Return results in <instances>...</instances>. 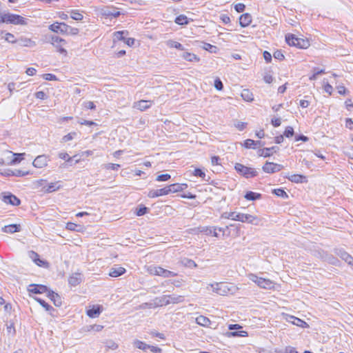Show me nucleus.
Returning <instances> with one entry per match:
<instances>
[{
	"label": "nucleus",
	"mask_w": 353,
	"mask_h": 353,
	"mask_svg": "<svg viewBox=\"0 0 353 353\" xmlns=\"http://www.w3.org/2000/svg\"><path fill=\"white\" fill-rule=\"evenodd\" d=\"M49 29L54 32H61L70 35H77L79 30L77 28H73L65 23H54L49 26Z\"/></svg>",
	"instance_id": "1"
},
{
	"label": "nucleus",
	"mask_w": 353,
	"mask_h": 353,
	"mask_svg": "<svg viewBox=\"0 0 353 353\" xmlns=\"http://www.w3.org/2000/svg\"><path fill=\"white\" fill-rule=\"evenodd\" d=\"M0 23L14 25H26L27 24V19L19 14L3 13L0 15Z\"/></svg>",
	"instance_id": "2"
},
{
	"label": "nucleus",
	"mask_w": 353,
	"mask_h": 353,
	"mask_svg": "<svg viewBox=\"0 0 353 353\" xmlns=\"http://www.w3.org/2000/svg\"><path fill=\"white\" fill-rule=\"evenodd\" d=\"M210 287L214 292L221 296L232 294L234 289V286L232 284L223 282L210 284L208 289Z\"/></svg>",
	"instance_id": "3"
},
{
	"label": "nucleus",
	"mask_w": 353,
	"mask_h": 353,
	"mask_svg": "<svg viewBox=\"0 0 353 353\" xmlns=\"http://www.w3.org/2000/svg\"><path fill=\"white\" fill-rule=\"evenodd\" d=\"M234 169L238 174L246 179L252 178L258 175V172L254 168L245 166L239 163L235 164Z\"/></svg>",
	"instance_id": "4"
},
{
	"label": "nucleus",
	"mask_w": 353,
	"mask_h": 353,
	"mask_svg": "<svg viewBox=\"0 0 353 353\" xmlns=\"http://www.w3.org/2000/svg\"><path fill=\"white\" fill-rule=\"evenodd\" d=\"M236 218V221L253 224L254 225H259L261 221V219L256 216L240 212L237 213Z\"/></svg>",
	"instance_id": "5"
},
{
	"label": "nucleus",
	"mask_w": 353,
	"mask_h": 353,
	"mask_svg": "<svg viewBox=\"0 0 353 353\" xmlns=\"http://www.w3.org/2000/svg\"><path fill=\"white\" fill-rule=\"evenodd\" d=\"M250 279L257 284L261 288L271 289L273 286L272 282L270 279H263L259 277L255 274H250L249 276Z\"/></svg>",
	"instance_id": "6"
},
{
	"label": "nucleus",
	"mask_w": 353,
	"mask_h": 353,
	"mask_svg": "<svg viewBox=\"0 0 353 353\" xmlns=\"http://www.w3.org/2000/svg\"><path fill=\"white\" fill-rule=\"evenodd\" d=\"M282 168V165L275 163L273 162H266L262 168L263 172L268 174H272L279 172L280 170H281Z\"/></svg>",
	"instance_id": "7"
},
{
	"label": "nucleus",
	"mask_w": 353,
	"mask_h": 353,
	"mask_svg": "<svg viewBox=\"0 0 353 353\" xmlns=\"http://www.w3.org/2000/svg\"><path fill=\"white\" fill-rule=\"evenodd\" d=\"M1 199L4 203L14 206L19 205L21 203L20 199L10 192L3 193Z\"/></svg>",
	"instance_id": "8"
},
{
	"label": "nucleus",
	"mask_w": 353,
	"mask_h": 353,
	"mask_svg": "<svg viewBox=\"0 0 353 353\" xmlns=\"http://www.w3.org/2000/svg\"><path fill=\"white\" fill-rule=\"evenodd\" d=\"M101 14L103 17L108 18L112 17L117 18L121 15V12L117 10L116 8L114 7H105L101 8Z\"/></svg>",
	"instance_id": "9"
},
{
	"label": "nucleus",
	"mask_w": 353,
	"mask_h": 353,
	"mask_svg": "<svg viewBox=\"0 0 353 353\" xmlns=\"http://www.w3.org/2000/svg\"><path fill=\"white\" fill-rule=\"evenodd\" d=\"M152 271L154 274L161 276L164 278L173 277L177 275L176 273L163 269L161 267H154Z\"/></svg>",
	"instance_id": "10"
},
{
	"label": "nucleus",
	"mask_w": 353,
	"mask_h": 353,
	"mask_svg": "<svg viewBox=\"0 0 353 353\" xmlns=\"http://www.w3.org/2000/svg\"><path fill=\"white\" fill-rule=\"evenodd\" d=\"M196 322L197 324H199L201 326H203V327H210V329H213V330L217 329V327L216 326H214V323H212L208 318H207L204 316L201 315V316H198L196 319Z\"/></svg>",
	"instance_id": "11"
},
{
	"label": "nucleus",
	"mask_w": 353,
	"mask_h": 353,
	"mask_svg": "<svg viewBox=\"0 0 353 353\" xmlns=\"http://www.w3.org/2000/svg\"><path fill=\"white\" fill-rule=\"evenodd\" d=\"M28 290L32 294H43L48 291V287L44 285L30 284Z\"/></svg>",
	"instance_id": "12"
},
{
	"label": "nucleus",
	"mask_w": 353,
	"mask_h": 353,
	"mask_svg": "<svg viewBox=\"0 0 353 353\" xmlns=\"http://www.w3.org/2000/svg\"><path fill=\"white\" fill-rule=\"evenodd\" d=\"M48 161V159L47 156L39 155L34 160L32 165L35 168H42L47 165Z\"/></svg>",
	"instance_id": "13"
},
{
	"label": "nucleus",
	"mask_w": 353,
	"mask_h": 353,
	"mask_svg": "<svg viewBox=\"0 0 353 353\" xmlns=\"http://www.w3.org/2000/svg\"><path fill=\"white\" fill-rule=\"evenodd\" d=\"M198 232L205 234L206 235H212L215 237H218L219 234L216 232L217 228L216 227L211 226H203L197 228Z\"/></svg>",
	"instance_id": "14"
},
{
	"label": "nucleus",
	"mask_w": 353,
	"mask_h": 353,
	"mask_svg": "<svg viewBox=\"0 0 353 353\" xmlns=\"http://www.w3.org/2000/svg\"><path fill=\"white\" fill-rule=\"evenodd\" d=\"M82 281V274L79 272H75L70 276L68 279V283L71 286H77Z\"/></svg>",
	"instance_id": "15"
},
{
	"label": "nucleus",
	"mask_w": 353,
	"mask_h": 353,
	"mask_svg": "<svg viewBox=\"0 0 353 353\" xmlns=\"http://www.w3.org/2000/svg\"><path fill=\"white\" fill-rule=\"evenodd\" d=\"M102 312V306L101 305H92L90 308L87 310L86 314L91 318L97 317Z\"/></svg>",
	"instance_id": "16"
},
{
	"label": "nucleus",
	"mask_w": 353,
	"mask_h": 353,
	"mask_svg": "<svg viewBox=\"0 0 353 353\" xmlns=\"http://www.w3.org/2000/svg\"><path fill=\"white\" fill-rule=\"evenodd\" d=\"M168 194V192L167 190V186L157 190H150L148 194V196L150 198H155L160 196L167 195Z\"/></svg>",
	"instance_id": "17"
},
{
	"label": "nucleus",
	"mask_w": 353,
	"mask_h": 353,
	"mask_svg": "<svg viewBox=\"0 0 353 353\" xmlns=\"http://www.w3.org/2000/svg\"><path fill=\"white\" fill-rule=\"evenodd\" d=\"M126 272L125 269L120 266H114L110 268L108 275L111 277H118Z\"/></svg>",
	"instance_id": "18"
},
{
	"label": "nucleus",
	"mask_w": 353,
	"mask_h": 353,
	"mask_svg": "<svg viewBox=\"0 0 353 353\" xmlns=\"http://www.w3.org/2000/svg\"><path fill=\"white\" fill-rule=\"evenodd\" d=\"M152 104L151 101L141 100L134 103V107L141 111H144L149 108Z\"/></svg>",
	"instance_id": "19"
},
{
	"label": "nucleus",
	"mask_w": 353,
	"mask_h": 353,
	"mask_svg": "<svg viewBox=\"0 0 353 353\" xmlns=\"http://www.w3.org/2000/svg\"><path fill=\"white\" fill-rule=\"evenodd\" d=\"M278 149L279 148L276 146H273L271 148H265L263 149L259 150V155L263 156L264 157H270L274 153L276 152Z\"/></svg>",
	"instance_id": "20"
},
{
	"label": "nucleus",
	"mask_w": 353,
	"mask_h": 353,
	"mask_svg": "<svg viewBox=\"0 0 353 353\" xmlns=\"http://www.w3.org/2000/svg\"><path fill=\"white\" fill-rule=\"evenodd\" d=\"M252 22V16L249 13L241 15L239 18L240 26L243 28L248 26Z\"/></svg>",
	"instance_id": "21"
},
{
	"label": "nucleus",
	"mask_w": 353,
	"mask_h": 353,
	"mask_svg": "<svg viewBox=\"0 0 353 353\" xmlns=\"http://www.w3.org/2000/svg\"><path fill=\"white\" fill-rule=\"evenodd\" d=\"M154 305L157 307H161L163 305H169V296L168 295H163L159 297L154 299Z\"/></svg>",
	"instance_id": "22"
},
{
	"label": "nucleus",
	"mask_w": 353,
	"mask_h": 353,
	"mask_svg": "<svg viewBox=\"0 0 353 353\" xmlns=\"http://www.w3.org/2000/svg\"><path fill=\"white\" fill-rule=\"evenodd\" d=\"M17 43L20 46L33 47L35 46L36 43L30 39L21 37L17 40Z\"/></svg>",
	"instance_id": "23"
},
{
	"label": "nucleus",
	"mask_w": 353,
	"mask_h": 353,
	"mask_svg": "<svg viewBox=\"0 0 353 353\" xmlns=\"http://www.w3.org/2000/svg\"><path fill=\"white\" fill-rule=\"evenodd\" d=\"M288 321L293 325H296L301 327H305L307 325V323L302 321L301 319L296 318L293 316H290L287 319Z\"/></svg>",
	"instance_id": "24"
},
{
	"label": "nucleus",
	"mask_w": 353,
	"mask_h": 353,
	"mask_svg": "<svg viewBox=\"0 0 353 353\" xmlns=\"http://www.w3.org/2000/svg\"><path fill=\"white\" fill-rule=\"evenodd\" d=\"M21 229L20 225L12 224L9 225H6L2 228L3 232L6 233H14L16 232H19Z\"/></svg>",
	"instance_id": "25"
},
{
	"label": "nucleus",
	"mask_w": 353,
	"mask_h": 353,
	"mask_svg": "<svg viewBox=\"0 0 353 353\" xmlns=\"http://www.w3.org/2000/svg\"><path fill=\"white\" fill-rule=\"evenodd\" d=\"M338 255L348 264L353 265V257L344 250H339Z\"/></svg>",
	"instance_id": "26"
},
{
	"label": "nucleus",
	"mask_w": 353,
	"mask_h": 353,
	"mask_svg": "<svg viewBox=\"0 0 353 353\" xmlns=\"http://www.w3.org/2000/svg\"><path fill=\"white\" fill-rule=\"evenodd\" d=\"M262 195L260 193L254 192L252 191H248L245 194L244 197L245 199L248 201H255L257 199H260L261 198Z\"/></svg>",
	"instance_id": "27"
},
{
	"label": "nucleus",
	"mask_w": 353,
	"mask_h": 353,
	"mask_svg": "<svg viewBox=\"0 0 353 353\" xmlns=\"http://www.w3.org/2000/svg\"><path fill=\"white\" fill-rule=\"evenodd\" d=\"M288 179L290 181L294 183L307 182V177L301 174H293Z\"/></svg>",
	"instance_id": "28"
},
{
	"label": "nucleus",
	"mask_w": 353,
	"mask_h": 353,
	"mask_svg": "<svg viewBox=\"0 0 353 353\" xmlns=\"http://www.w3.org/2000/svg\"><path fill=\"white\" fill-rule=\"evenodd\" d=\"M60 188H61V185L59 184V181L54 182V183H51L48 185V186L46 188L45 192L47 193H51L56 190H59Z\"/></svg>",
	"instance_id": "29"
},
{
	"label": "nucleus",
	"mask_w": 353,
	"mask_h": 353,
	"mask_svg": "<svg viewBox=\"0 0 353 353\" xmlns=\"http://www.w3.org/2000/svg\"><path fill=\"white\" fill-rule=\"evenodd\" d=\"M241 97L243 99V100L250 102L254 100L253 94L248 89H244L242 91Z\"/></svg>",
	"instance_id": "30"
},
{
	"label": "nucleus",
	"mask_w": 353,
	"mask_h": 353,
	"mask_svg": "<svg viewBox=\"0 0 353 353\" xmlns=\"http://www.w3.org/2000/svg\"><path fill=\"white\" fill-rule=\"evenodd\" d=\"M174 22L179 25H187L189 23V19L188 17L184 14H180L179 16L176 17Z\"/></svg>",
	"instance_id": "31"
},
{
	"label": "nucleus",
	"mask_w": 353,
	"mask_h": 353,
	"mask_svg": "<svg viewBox=\"0 0 353 353\" xmlns=\"http://www.w3.org/2000/svg\"><path fill=\"white\" fill-rule=\"evenodd\" d=\"M133 344H134V347H136L137 348H139L140 350H142L144 352H146L147 350H148L150 347V345H148V344L145 343L144 342L141 341L139 340H135L134 341Z\"/></svg>",
	"instance_id": "32"
},
{
	"label": "nucleus",
	"mask_w": 353,
	"mask_h": 353,
	"mask_svg": "<svg viewBox=\"0 0 353 353\" xmlns=\"http://www.w3.org/2000/svg\"><path fill=\"white\" fill-rule=\"evenodd\" d=\"M70 17L76 21H81L83 19V14L78 10H72L70 11Z\"/></svg>",
	"instance_id": "33"
},
{
	"label": "nucleus",
	"mask_w": 353,
	"mask_h": 353,
	"mask_svg": "<svg viewBox=\"0 0 353 353\" xmlns=\"http://www.w3.org/2000/svg\"><path fill=\"white\" fill-rule=\"evenodd\" d=\"M182 57L184 59L190 62L199 61V58L196 54L190 52H184Z\"/></svg>",
	"instance_id": "34"
},
{
	"label": "nucleus",
	"mask_w": 353,
	"mask_h": 353,
	"mask_svg": "<svg viewBox=\"0 0 353 353\" xmlns=\"http://www.w3.org/2000/svg\"><path fill=\"white\" fill-rule=\"evenodd\" d=\"M167 190L168 194L178 192L181 191V186L179 185V183H173L167 186Z\"/></svg>",
	"instance_id": "35"
},
{
	"label": "nucleus",
	"mask_w": 353,
	"mask_h": 353,
	"mask_svg": "<svg viewBox=\"0 0 353 353\" xmlns=\"http://www.w3.org/2000/svg\"><path fill=\"white\" fill-rule=\"evenodd\" d=\"M166 44L170 48H174L180 50H184L183 46L180 43L173 40L167 41Z\"/></svg>",
	"instance_id": "36"
},
{
	"label": "nucleus",
	"mask_w": 353,
	"mask_h": 353,
	"mask_svg": "<svg viewBox=\"0 0 353 353\" xmlns=\"http://www.w3.org/2000/svg\"><path fill=\"white\" fill-rule=\"evenodd\" d=\"M25 153H13L14 158L10 161V164L14 165L20 163L23 159Z\"/></svg>",
	"instance_id": "37"
},
{
	"label": "nucleus",
	"mask_w": 353,
	"mask_h": 353,
	"mask_svg": "<svg viewBox=\"0 0 353 353\" xmlns=\"http://www.w3.org/2000/svg\"><path fill=\"white\" fill-rule=\"evenodd\" d=\"M285 41L289 46H295L298 37H296L294 34H288L285 36Z\"/></svg>",
	"instance_id": "38"
},
{
	"label": "nucleus",
	"mask_w": 353,
	"mask_h": 353,
	"mask_svg": "<svg viewBox=\"0 0 353 353\" xmlns=\"http://www.w3.org/2000/svg\"><path fill=\"white\" fill-rule=\"evenodd\" d=\"M51 43L55 47H58L59 44H65V41L62 38L57 36H52L51 38Z\"/></svg>",
	"instance_id": "39"
},
{
	"label": "nucleus",
	"mask_w": 353,
	"mask_h": 353,
	"mask_svg": "<svg viewBox=\"0 0 353 353\" xmlns=\"http://www.w3.org/2000/svg\"><path fill=\"white\" fill-rule=\"evenodd\" d=\"M272 193L276 194V196H279V197H281V198H283V199H287L288 198V194H287V192L282 188H277V189H274L272 190Z\"/></svg>",
	"instance_id": "40"
},
{
	"label": "nucleus",
	"mask_w": 353,
	"mask_h": 353,
	"mask_svg": "<svg viewBox=\"0 0 353 353\" xmlns=\"http://www.w3.org/2000/svg\"><path fill=\"white\" fill-rule=\"evenodd\" d=\"M169 296V304L170 303H178L183 301L182 296L178 295H168Z\"/></svg>",
	"instance_id": "41"
},
{
	"label": "nucleus",
	"mask_w": 353,
	"mask_h": 353,
	"mask_svg": "<svg viewBox=\"0 0 353 353\" xmlns=\"http://www.w3.org/2000/svg\"><path fill=\"white\" fill-rule=\"evenodd\" d=\"M30 257L39 266H41L43 264L45 263V262L39 259V254L34 251H32L30 252Z\"/></svg>",
	"instance_id": "42"
},
{
	"label": "nucleus",
	"mask_w": 353,
	"mask_h": 353,
	"mask_svg": "<svg viewBox=\"0 0 353 353\" xmlns=\"http://www.w3.org/2000/svg\"><path fill=\"white\" fill-rule=\"evenodd\" d=\"M325 69L320 68H314L313 69V74L310 77V80L316 79L319 74H325Z\"/></svg>",
	"instance_id": "43"
},
{
	"label": "nucleus",
	"mask_w": 353,
	"mask_h": 353,
	"mask_svg": "<svg viewBox=\"0 0 353 353\" xmlns=\"http://www.w3.org/2000/svg\"><path fill=\"white\" fill-rule=\"evenodd\" d=\"M309 46V41H305L303 39L298 38V41L296 43L295 47L299 48H307Z\"/></svg>",
	"instance_id": "44"
},
{
	"label": "nucleus",
	"mask_w": 353,
	"mask_h": 353,
	"mask_svg": "<svg viewBox=\"0 0 353 353\" xmlns=\"http://www.w3.org/2000/svg\"><path fill=\"white\" fill-rule=\"evenodd\" d=\"M237 213L236 212H224L221 214V218L236 221Z\"/></svg>",
	"instance_id": "45"
},
{
	"label": "nucleus",
	"mask_w": 353,
	"mask_h": 353,
	"mask_svg": "<svg viewBox=\"0 0 353 353\" xmlns=\"http://www.w3.org/2000/svg\"><path fill=\"white\" fill-rule=\"evenodd\" d=\"M224 334L227 337H236V336H248V332H225Z\"/></svg>",
	"instance_id": "46"
},
{
	"label": "nucleus",
	"mask_w": 353,
	"mask_h": 353,
	"mask_svg": "<svg viewBox=\"0 0 353 353\" xmlns=\"http://www.w3.org/2000/svg\"><path fill=\"white\" fill-rule=\"evenodd\" d=\"M4 39L6 41L11 43H17V40L14 38V34L10 32H7L5 34Z\"/></svg>",
	"instance_id": "47"
},
{
	"label": "nucleus",
	"mask_w": 353,
	"mask_h": 353,
	"mask_svg": "<svg viewBox=\"0 0 353 353\" xmlns=\"http://www.w3.org/2000/svg\"><path fill=\"white\" fill-rule=\"evenodd\" d=\"M243 145L246 148H255V141L252 139H247L244 141Z\"/></svg>",
	"instance_id": "48"
},
{
	"label": "nucleus",
	"mask_w": 353,
	"mask_h": 353,
	"mask_svg": "<svg viewBox=\"0 0 353 353\" xmlns=\"http://www.w3.org/2000/svg\"><path fill=\"white\" fill-rule=\"evenodd\" d=\"M121 167L119 164L117 163H106L104 165V168L106 170H118L119 168Z\"/></svg>",
	"instance_id": "49"
},
{
	"label": "nucleus",
	"mask_w": 353,
	"mask_h": 353,
	"mask_svg": "<svg viewBox=\"0 0 353 353\" xmlns=\"http://www.w3.org/2000/svg\"><path fill=\"white\" fill-rule=\"evenodd\" d=\"M171 178V176L169 174H163L159 175L156 180L157 181H167Z\"/></svg>",
	"instance_id": "50"
},
{
	"label": "nucleus",
	"mask_w": 353,
	"mask_h": 353,
	"mask_svg": "<svg viewBox=\"0 0 353 353\" xmlns=\"http://www.w3.org/2000/svg\"><path fill=\"white\" fill-rule=\"evenodd\" d=\"M13 173L15 176H23L30 174L29 171H22L20 170H13Z\"/></svg>",
	"instance_id": "51"
},
{
	"label": "nucleus",
	"mask_w": 353,
	"mask_h": 353,
	"mask_svg": "<svg viewBox=\"0 0 353 353\" xmlns=\"http://www.w3.org/2000/svg\"><path fill=\"white\" fill-rule=\"evenodd\" d=\"M283 135L288 138L292 137L294 135V129L290 126L287 127L284 131Z\"/></svg>",
	"instance_id": "52"
},
{
	"label": "nucleus",
	"mask_w": 353,
	"mask_h": 353,
	"mask_svg": "<svg viewBox=\"0 0 353 353\" xmlns=\"http://www.w3.org/2000/svg\"><path fill=\"white\" fill-rule=\"evenodd\" d=\"M36 300L47 310H50L52 309V306H50L48 303H47L44 300L37 298Z\"/></svg>",
	"instance_id": "53"
},
{
	"label": "nucleus",
	"mask_w": 353,
	"mask_h": 353,
	"mask_svg": "<svg viewBox=\"0 0 353 353\" xmlns=\"http://www.w3.org/2000/svg\"><path fill=\"white\" fill-rule=\"evenodd\" d=\"M214 87L218 90H222L223 88V84L219 78H216L214 80Z\"/></svg>",
	"instance_id": "54"
},
{
	"label": "nucleus",
	"mask_w": 353,
	"mask_h": 353,
	"mask_svg": "<svg viewBox=\"0 0 353 353\" xmlns=\"http://www.w3.org/2000/svg\"><path fill=\"white\" fill-rule=\"evenodd\" d=\"M193 174L195 176H199V177H201V178H203V179L205 176V173L202 170H201L200 168H196L194 170Z\"/></svg>",
	"instance_id": "55"
},
{
	"label": "nucleus",
	"mask_w": 353,
	"mask_h": 353,
	"mask_svg": "<svg viewBox=\"0 0 353 353\" xmlns=\"http://www.w3.org/2000/svg\"><path fill=\"white\" fill-rule=\"evenodd\" d=\"M148 208L145 207V206H141L139 208H138L137 210V215L140 216H143L145 214L147 213L148 212Z\"/></svg>",
	"instance_id": "56"
},
{
	"label": "nucleus",
	"mask_w": 353,
	"mask_h": 353,
	"mask_svg": "<svg viewBox=\"0 0 353 353\" xmlns=\"http://www.w3.org/2000/svg\"><path fill=\"white\" fill-rule=\"evenodd\" d=\"M43 78L47 81H55L57 79V77L54 74L50 73H46L43 74Z\"/></svg>",
	"instance_id": "57"
},
{
	"label": "nucleus",
	"mask_w": 353,
	"mask_h": 353,
	"mask_svg": "<svg viewBox=\"0 0 353 353\" xmlns=\"http://www.w3.org/2000/svg\"><path fill=\"white\" fill-rule=\"evenodd\" d=\"M78 227H79V225L74 223H68L66 225V228L71 231H79L77 229Z\"/></svg>",
	"instance_id": "58"
},
{
	"label": "nucleus",
	"mask_w": 353,
	"mask_h": 353,
	"mask_svg": "<svg viewBox=\"0 0 353 353\" xmlns=\"http://www.w3.org/2000/svg\"><path fill=\"white\" fill-rule=\"evenodd\" d=\"M52 301L54 303V305L60 306L62 303L61 296L57 294L54 298L52 299Z\"/></svg>",
	"instance_id": "59"
},
{
	"label": "nucleus",
	"mask_w": 353,
	"mask_h": 353,
	"mask_svg": "<svg viewBox=\"0 0 353 353\" xmlns=\"http://www.w3.org/2000/svg\"><path fill=\"white\" fill-rule=\"evenodd\" d=\"M245 6L243 3H239L234 6V9L237 12H242L245 10Z\"/></svg>",
	"instance_id": "60"
},
{
	"label": "nucleus",
	"mask_w": 353,
	"mask_h": 353,
	"mask_svg": "<svg viewBox=\"0 0 353 353\" xmlns=\"http://www.w3.org/2000/svg\"><path fill=\"white\" fill-rule=\"evenodd\" d=\"M142 307H143V308H155V307H157L156 304L154 305V299L152 301L149 302V303H143Z\"/></svg>",
	"instance_id": "61"
},
{
	"label": "nucleus",
	"mask_w": 353,
	"mask_h": 353,
	"mask_svg": "<svg viewBox=\"0 0 353 353\" xmlns=\"http://www.w3.org/2000/svg\"><path fill=\"white\" fill-rule=\"evenodd\" d=\"M274 59H279V60H283L284 59V55L283 54L281 50H276L274 52L273 54Z\"/></svg>",
	"instance_id": "62"
},
{
	"label": "nucleus",
	"mask_w": 353,
	"mask_h": 353,
	"mask_svg": "<svg viewBox=\"0 0 353 353\" xmlns=\"http://www.w3.org/2000/svg\"><path fill=\"white\" fill-rule=\"evenodd\" d=\"M77 135V133L76 132H71V133H69L66 135H65L63 137V141L64 142H67L68 141H70L73 139L74 136Z\"/></svg>",
	"instance_id": "63"
},
{
	"label": "nucleus",
	"mask_w": 353,
	"mask_h": 353,
	"mask_svg": "<svg viewBox=\"0 0 353 353\" xmlns=\"http://www.w3.org/2000/svg\"><path fill=\"white\" fill-rule=\"evenodd\" d=\"M323 90L325 92H327L329 95L332 94L333 88L328 83L324 85Z\"/></svg>",
	"instance_id": "64"
}]
</instances>
